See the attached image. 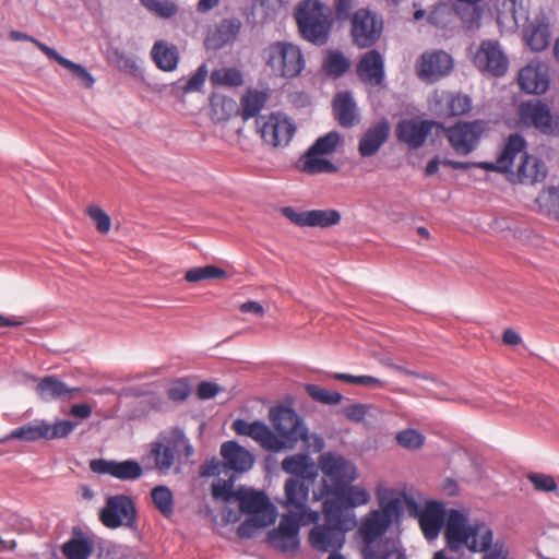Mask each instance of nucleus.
I'll use <instances>...</instances> for the list:
<instances>
[{
    "label": "nucleus",
    "mask_w": 559,
    "mask_h": 559,
    "mask_svg": "<svg viewBox=\"0 0 559 559\" xmlns=\"http://www.w3.org/2000/svg\"><path fill=\"white\" fill-rule=\"evenodd\" d=\"M269 95L266 92L250 90L240 99L241 105V118L249 120L258 117L262 108L264 107Z\"/></svg>",
    "instance_id": "41"
},
{
    "label": "nucleus",
    "mask_w": 559,
    "mask_h": 559,
    "mask_svg": "<svg viewBox=\"0 0 559 559\" xmlns=\"http://www.w3.org/2000/svg\"><path fill=\"white\" fill-rule=\"evenodd\" d=\"M191 393V386L186 378H179L169 383L167 396L175 403L185 402Z\"/></svg>",
    "instance_id": "56"
},
{
    "label": "nucleus",
    "mask_w": 559,
    "mask_h": 559,
    "mask_svg": "<svg viewBox=\"0 0 559 559\" xmlns=\"http://www.w3.org/2000/svg\"><path fill=\"white\" fill-rule=\"evenodd\" d=\"M527 479L533 485L534 489L542 492H555L557 491V484L551 475L544 473H531L527 475Z\"/></svg>",
    "instance_id": "58"
},
{
    "label": "nucleus",
    "mask_w": 559,
    "mask_h": 559,
    "mask_svg": "<svg viewBox=\"0 0 559 559\" xmlns=\"http://www.w3.org/2000/svg\"><path fill=\"white\" fill-rule=\"evenodd\" d=\"M257 126L263 141L274 147L288 145L296 132L293 120L282 112L258 117Z\"/></svg>",
    "instance_id": "14"
},
{
    "label": "nucleus",
    "mask_w": 559,
    "mask_h": 559,
    "mask_svg": "<svg viewBox=\"0 0 559 559\" xmlns=\"http://www.w3.org/2000/svg\"><path fill=\"white\" fill-rule=\"evenodd\" d=\"M388 520L380 515V511H371L362 521L360 532L365 542V546H377L378 540L390 527Z\"/></svg>",
    "instance_id": "32"
},
{
    "label": "nucleus",
    "mask_w": 559,
    "mask_h": 559,
    "mask_svg": "<svg viewBox=\"0 0 559 559\" xmlns=\"http://www.w3.org/2000/svg\"><path fill=\"white\" fill-rule=\"evenodd\" d=\"M441 122L421 119H402L397 122L395 134L400 142L409 148L421 147L433 128L440 129Z\"/></svg>",
    "instance_id": "19"
},
{
    "label": "nucleus",
    "mask_w": 559,
    "mask_h": 559,
    "mask_svg": "<svg viewBox=\"0 0 559 559\" xmlns=\"http://www.w3.org/2000/svg\"><path fill=\"white\" fill-rule=\"evenodd\" d=\"M518 176L522 183L539 182L546 178L547 167L542 159L525 152L518 168Z\"/></svg>",
    "instance_id": "33"
},
{
    "label": "nucleus",
    "mask_w": 559,
    "mask_h": 559,
    "mask_svg": "<svg viewBox=\"0 0 559 559\" xmlns=\"http://www.w3.org/2000/svg\"><path fill=\"white\" fill-rule=\"evenodd\" d=\"M76 424L71 420H59L53 425L41 420L37 424H26L13 429L7 437L0 439V443L8 440L20 439L25 441H37L39 439H59L70 435Z\"/></svg>",
    "instance_id": "12"
},
{
    "label": "nucleus",
    "mask_w": 559,
    "mask_h": 559,
    "mask_svg": "<svg viewBox=\"0 0 559 559\" xmlns=\"http://www.w3.org/2000/svg\"><path fill=\"white\" fill-rule=\"evenodd\" d=\"M99 520L110 530L127 527L138 531V511L133 499L127 495H114L106 499L99 512Z\"/></svg>",
    "instance_id": "8"
},
{
    "label": "nucleus",
    "mask_w": 559,
    "mask_h": 559,
    "mask_svg": "<svg viewBox=\"0 0 559 559\" xmlns=\"http://www.w3.org/2000/svg\"><path fill=\"white\" fill-rule=\"evenodd\" d=\"M454 67L453 58L443 50H427L415 62L417 78L427 84H433L448 76Z\"/></svg>",
    "instance_id": "15"
},
{
    "label": "nucleus",
    "mask_w": 559,
    "mask_h": 559,
    "mask_svg": "<svg viewBox=\"0 0 559 559\" xmlns=\"http://www.w3.org/2000/svg\"><path fill=\"white\" fill-rule=\"evenodd\" d=\"M390 134V123L382 118L361 135L358 143V152L361 157L373 156L386 142Z\"/></svg>",
    "instance_id": "26"
},
{
    "label": "nucleus",
    "mask_w": 559,
    "mask_h": 559,
    "mask_svg": "<svg viewBox=\"0 0 559 559\" xmlns=\"http://www.w3.org/2000/svg\"><path fill=\"white\" fill-rule=\"evenodd\" d=\"M235 480V475H230L227 479H217L214 481L212 484L213 498L227 503L237 502L240 493H238L239 488H234Z\"/></svg>",
    "instance_id": "45"
},
{
    "label": "nucleus",
    "mask_w": 559,
    "mask_h": 559,
    "mask_svg": "<svg viewBox=\"0 0 559 559\" xmlns=\"http://www.w3.org/2000/svg\"><path fill=\"white\" fill-rule=\"evenodd\" d=\"M221 455L227 471L236 473L249 471L254 463V456L234 440L226 441L221 445Z\"/></svg>",
    "instance_id": "25"
},
{
    "label": "nucleus",
    "mask_w": 559,
    "mask_h": 559,
    "mask_svg": "<svg viewBox=\"0 0 559 559\" xmlns=\"http://www.w3.org/2000/svg\"><path fill=\"white\" fill-rule=\"evenodd\" d=\"M389 540H380L377 546H365L364 559H407L406 555L395 551Z\"/></svg>",
    "instance_id": "48"
},
{
    "label": "nucleus",
    "mask_w": 559,
    "mask_h": 559,
    "mask_svg": "<svg viewBox=\"0 0 559 559\" xmlns=\"http://www.w3.org/2000/svg\"><path fill=\"white\" fill-rule=\"evenodd\" d=\"M93 546L85 538H71L62 546V552L68 559H88Z\"/></svg>",
    "instance_id": "49"
},
{
    "label": "nucleus",
    "mask_w": 559,
    "mask_h": 559,
    "mask_svg": "<svg viewBox=\"0 0 559 559\" xmlns=\"http://www.w3.org/2000/svg\"><path fill=\"white\" fill-rule=\"evenodd\" d=\"M430 108L439 117H460L472 109V99L463 93L435 91L429 100Z\"/></svg>",
    "instance_id": "18"
},
{
    "label": "nucleus",
    "mask_w": 559,
    "mask_h": 559,
    "mask_svg": "<svg viewBox=\"0 0 559 559\" xmlns=\"http://www.w3.org/2000/svg\"><path fill=\"white\" fill-rule=\"evenodd\" d=\"M151 56L158 69L174 71L179 61V52L175 45L164 40H157L152 47Z\"/></svg>",
    "instance_id": "35"
},
{
    "label": "nucleus",
    "mask_w": 559,
    "mask_h": 559,
    "mask_svg": "<svg viewBox=\"0 0 559 559\" xmlns=\"http://www.w3.org/2000/svg\"><path fill=\"white\" fill-rule=\"evenodd\" d=\"M324 523L316 525L309 533L311 546L320 551L337 550L345 542V532L356 525L353 515L332 500L323 501Z\"/></svg>",
    "instance_id": "1"
},
{
    "label": "nucleus",
    "mask_w": 559,
    "mask_h": 559,
    "mask_svg": "<svg viewBox=\"0 0 559 559\" xmlns=\"http://www.w3.org/2000/svg\"><path fill=\"white\" fill-rule=\"evenodd\" d=\"M456 14L467 25L468 28L478 27L481 20V10L479 7L456 5Z\"/></svg>",
    "instance_id": "59"
},
{
    "label": "nucleus",
    "mask_w": 559,
    "mask_h": 559,
    "mask_svg": "<svg viewBox=\"0 0 559 559\" xmlns=\"http://www.w3.org/2000/svg\"><path fill=\"white\" fill-rule=\"evenodd\" d=\"M475 64L483 71H487L495 76H502L508 70V58L500 49L497 41H483L477 51Z\"/></svg>",
    "instance_id": "22"
},
{
    "label": "nucleus",
    "mask_w": 559,
    "mask_h": 559,
    "mask_svg": "<svg viewBox=\"0 0 559 559\" xmlns=\"http://www.w3.org/2000/svg\"><path fill=\"white\" fill-rule=\"evenodd\" d=\"M249 431L248 437L257 441L263 449L274 452L283 450L284 443L264 423L252 421Z\"/></svg>",
    "instance_id": "38"
},
{
    "label": "nucleus",
    "mask_w": 559,
    "mask_h": 559,
    "mask_svg": "<svg viewBox=\"0 0 559 559\" xmlns=\"http://www.w3.org/2000/svg\"><path fill=\"white\" fill-rule=\"evenodd\" d=\"M523 38L531 50L543 51L549 46V27L544 22L531 23L524 29Z\"/></svg>",
    "instance_id": "37"
},
{
    "label": "nucleus",
    "mask_w": 559,
    "mask_h": 559,
    "mask_svg": "<svg viewBox=\"0 0 559 559\" xmlns=\"http://www.w3.org/2000/svg\"><path fill=\"white\" fill-rule=\"evenodd\" d=\"M282 469L295 477L308 483H313L318 472L313 461L307 453H297L286 456L282 461Z\"/></svg>",
    "instance_id": "30"
},
{
    "label": "nucleus",
    "mask_w": 559,
    "mask_h": 559,
    "mask_svg": "<svg viewBox=\"0 0 559 559\" xmlns=\"http://www.w3.org/2000/svg\"><path fill=\"white\" fill-rule=\"evenodd\" d=\"M447 546L459 551L464 545L473 552L487 550L492 543V531L485 523L467 524L466 515L459 510H451L444 531Z\"/></svg>",
    "instance_id": "3"
},
{
    "label": "nucleus",
    "mask_w": 559,
    "mask_h": 559,
    "mask_svg": "<svg viewBox=\"0 0 559 559\" xmlns=\"http://www.w3.org/2000/svg\"><path fill=\"white\" fill-rule=\"evenodd\" d=\"M207 76V67L202 63L182 86L185 93L201 91Z\"/></svg>",
    "instance_id": "61"
},
{
    "label": "nucleus",
    "mask_w": 559,
    "mask_h": 559,
    "mask_svg": "<svg viewBox=\"0 0 559 559\" xmlns=\"http://www.w3.org/2000/svg\"><path fill=\"white\" fill-rule=\"evenodd\" d=\"M519 117L524 126L533 127L545 135L559 134V116L539 99L523 102L519 107Z\"/></svg>",
    "instance_id": "11"
},
{
    "label": "nucleus",
    "mask_w": 559,
    "mask_h": 559,
    "mask_svg": "<svg viewBox=\"0 0 559 559\" xmlns=\"http://www.w3.org/2000/svg\"><path fill=\"white\" fill-rule=\"evenodd\" d=\"M319 465L322 472V484L319 488L320 499H328L332 495H342L344 487L354 483L358 476L354 463L333 452L321 454Z\"/></svg>",
    "instance_id": "5"
},
{
    "label": "nucleus",
    "mask_w": 559,
    "mask_h": 559,
    "mask_svg": "<svg viewBox=\"0 0 559 559\" xmlns=\"http://www.w3.org/2000/svg\"><path fill=\"white\" fill-rule=\"evenodd\" d=\"M445 508L443 503L430 501L419 516L420 528L428 540L436 539L444 524Z\"/></svg>",
    "instance_id": "28"
},
{
    "label": "nucleus",
    "mask_w": 559,
    "mask_h": 559,
    "mask_svg": "<svg viewBox=\"0 0 559 559\" xmlns=\"http://www.w3.org/2000/svg\"><path fill=\"white\" fill-rule=\"evenodd\" d=\"M453 15V7L447 2H438L433 5V9L427 16V21L429 24L445 28L451 22V16Z\"/></svg>",
    "instance_id": "53"
},
{
    "label": "nucleus",
    "mask_w": 559,
    "mask_h": 559,
    "mask_svg": "<svg viewBox=\"0 0 559 559\" xmlns=\"http://www.w3.org/2000/svg\"><path fill=\"white\" fill-rule=\"evenodd\" d=\"M305 390L313 401L324 405H336L343 399L341 393L336 391H329L317 384H306Z\"/></svg>",
    "instance_id": "54"
},
{
    "label": "nucleus",
    "mask_w": 559,
    "mask_h": 559,
    "mask_svg": "<svg viewBox=\"0 0 559 559\" xmlns=\"http://www.w3.org/2000/svg\"><path fill=\"white\" fill-rule=\"evenodd\" d=\"M242 22L238 17L223 19L207 32L204 44L206 49L217 51L231 45L239 35Z\"/></svg>",
    "instance_id": "24"
},
{
    "label": "nucleus",
    "mask_w": 559,
    "mask_h": 559,
    "mask_svg": "<svg viewBox=\"0 0 559 559\" xmlns=\"http://www.w3.org/2000/svg\"><path fill=\"white\" fill-rule=\"evenodd\" d=\"M395 439L399 445L409 450L420 448L425 441V437L415 429H405L400 431Z\"/></svg>",
    "instance_id": "57"
},
{
    "label": "nucleus",
    "mask_w": 559,
    "mask_h": 559,
    "mask_svg": "<svg viewBox=\"0 0 559 559\" xmlns=\"http://www.w3.org/2000/svg\"><path fill=\"white\" fill-rule=\"evenodd\" d=\"M87 214L94 221L96 228L100 234L109 233L111 227V219L103 209L97 205H90L87 207Z\"/></svg>",
    "instance_id": "60"
},
{
    "label": "nucleus",
    "mask_w": 559,
    "mask_h": 559,
    "mask_svg": "<svg viewBox=\"0 0 559 559\" xmlns=\"http://www.w3.org/2000/svg\"><path fill=\"white\" fill-rule=\"evenodd\" d=\"M193 447L179 427L160 431L155 441L151 443L150 453L154 459V466L159 474H167L176 464V472L180 465L193 455Z\"/></svg>",
    "instance_id": "2"
},
{
    "label": "nucleus",
    "mask_w": 559,
    "mask_h": 559,
    "mask_svg": "<svg viewBox=\"0 0 559 559\" xmlns=\"http://www.w3.org/2000/svg\"><path fill=\"white\" fill-rule=\"evenodd\" d=\"M333 115L343 128H353L360 121V115L350 92L337 93L332 102Z\"/></svg>",
    "instance_id": "27"
},
{
    "label": "nucleus",
    "mask_w": 559,
    "mask_h": 559,
    "mask_svg": "<svg viewBox=\"0 0 559 559\" xmlns=\"http://www.w3.org/2000/svg\"><path fill=\"white\" fill-rule=\"evenodd\" d=\"M497 23L507 31H515L521 19L527 17V12L518 0H496Z\"/></svg>",
    "instance_id": "31"
},
{
    "label": "nucleus",
    "mask_w": 559,
    "mask_h": 559,
    "mask_svg": "<svg viewBox=\"0 0 559 559\" xmlns=\"http://www.w3.org/2000/svg\"><path fill=\"white\" fill-rule=\"evenodd\" d=\"M319 153H312L311 148L302 157L301 170L310 174H331L337 170L336 166Z\"/></svg>",
    "instance_id": "43"
},
{
    "label": "nucleus",
    "mask_w": 559,
    "mask_h": 559,
    "mask_svg": "<svg viewBox=\"0 0 559 559\" xmlns=\"http://www.w3.org/2000/svg\"><path fill=\"white\" fill-rule=\"evenodd\" d=\"M476 552H485L483 559H507L508 550L503 540L492 542L487 550H477Z\"/></svg>",
    "instance_id": "63"
},
{
    "label": "nucleus",
    "mask_w": 559,
    "mask_h": 559,
    "mask_svg": "<svg viewBox=\"0 0 559 559\" xmlns=\"http://www.w3.org/2000/svg\"><path fill=\"white\" fill-rule=\"evenodd\" d=\"M536 204L538 211L548 216L558 218L559 217V188L548 187L544 189L536 198Z\"/></svg>",
    "instance_id": "44"
},
{
    "label": "nucleus",
    "mask_w": 559,
    "mask_h": 559,
    "mask_svg": "<svg viewBox=\"0 0 559 559\" xmlns=\"http://www.w3.org/2000/svg\"><path fill=\"white\" fill-rule=\"evenodd\" d=\"M341 141L342 136L337 131H330L323 136L317 139L309 148L312 150V153L330 155L336 150Z\"/></svg>",
    "instance_id": "55"
},
{
    "label": "nucleus",
    "mask_w": 559,
    "mask_h": 559,
    "mask_svg": "<svg viewBox=\"0 0 559 559\" xmlns=\"http://www.w3.org/2000/svg\"><path fill=\"white\" fill-rule=\"evenodd\" d=\"M383 31L381 15L369 9L357 10L352 17L353 43L359 48H369L380 38Z\"/></svg>",
    "instance_id": "13"
},
{
    "label": "nucleus",
    "mask_w": 559,
    "mask_h": 559,
    "mask_svg": "<svg viewBox=\"0 0 559 559\" xmlns=\"http://www.w3.org/2000/svg\"><path fill=\"white\" fill-rule=\"evenodd\" d=\"M301 521L294 515L283 514L276 527L267 533L269 545L281 552H295L299 549Z\"/></svg>",
    "instance_id": "16"
},
{
    "label": "nucleus",
    "mask_w": 559,
    "mask_h": 559,
    "mask_svg": "<svg viewBox=\"0 0 559 559\" xmlns=\"http://www.w3.org/2000/svg\"><path fill=\"white\" fill-rule=\"evenodd\" d=\"M140 3L152 14L162 19H170L174 16L178 7L170 0H139Z\"/></svg>",
    "instance_id": "52"
},
{
    "label": "nucleus",
    "mask_w": 559,
    "mask_h": 559,
    "mask_svg": "<svg viewBox=\"0 0 559 559\" xmlns=\"http://www.w3.org/2000/svg\"><path fill=\"white\" fill-rule=\"evenodd\" d=\"M380 515L389 521V524L392 523L393 519H397L403 513L402 503L399 499H391L388 501L381 502Z\"/></svg>",
    "instance_id": "62"
},
{
    "label": "nucleus",
    "mask_w": 559,
    "mask_h": 559,
    "mask_svg": "<svg viewBox=\"0 0 559 559\" xmlns=\"http://www.w3.org/2000/svg\"><path fill=\"white\" fill-rule=\"evenodd\" d=\"M295 477H289L284 484L285 498L282 507L288 511V515L297 516L302 525L317 524L320 513L308 507L309 484Z\"/></svg>",
    "instance_id": "9"
},
{
    "label": "nucleus",
    "mask_w": 559,
    "mask_h": 559,
    "mask_svg": "<svg viewBox=\"0 0 559 559\" xmlns=\"http://www.w3.org/2000/svg\"><path fill=\"white\" fill-rule=\"evenodd\" d=\"M153 503L158 511L165 516L169 518L174 513V498L171 490L164 485L156 486L151 491Z\"/></svg>",
    "instance_id": "47"
},
{
    "label": "nucleus",
    "mask_w": 559,
    "mask_h": 559,
    "mask_svg": "<svg viewBox=\"0 0 559 559\" xmlns=\"http://www.w3.org/2000/svg\"><path fill=\"white\" fill-rule=\"evenodd\" d=\"M282 214L299 227L329 228L338 225L341 213L334 209L298 211L292 206L282 209Z\"/></svg>",
    "instance_id": "17"
},
{
    "label": "nucleus",
    "mask_w": 559,
    "mask_h": 559,
    "mask_svg": "<svg viewBox=\"0 0 559 559\" xmlns=\"http://www.w3.org/2000/svg\"><path fill=\"white\" fill-rule=\"evenodd\" d=\"M356 74L367 86L385 87L384 58L377 49L367 51L356 64Z\"/></svg>",
    "instance_id": "20"
},
{
    "label": "nucleus",
    "mask_w": 559,
    "mask_h": 559,
    "mask_svg": "<svg viewBox=\"0 0 559 559\" xmlns=\"http://www.w3.org/2000/svg\"><path fill=\"white\" fill-rule=\"evenodd\" d=\"M487 128L488 122L481 119L460 121L450 127H445L443 123L440 126L451 147L457 155L462 156L471 154L478 147Z\"/></svg>",
    "instance_id": "7"
},
{
    "label": "nucleus",
    "mask_w": 559,
    "mask_h": 559,
    "mask_svg": "<svg viewBox=\"0 0 559 559\" xmlns=\"http://www.w3.org/2000/svg\"><path fill=\"white\" fill-rule=\"evenodd\" d=\"M324 73L333 79H338L350 69V61L342 51L330 50L323 59Z\"/></svg>",
    "instance_id": "42"
},
{
    "label": "nucleus",
    "mask_w": 559,
    "mask_h": 559,
    "mask_svg": "<svg viewBox=\"0 0 559 559\" xmlns=\"http://www.w3.org/2000/svg\"><path fill=\"white\" fill-rule=\"evenodd\" d=\"M526 141L519 133H512L508 136L506 144L497 157L501 166V173L507 174L510 173L513 168L514 158L520 153H525Z\"/></svg>",
    "instance_id": "36"
},
{
    "label": "nucleus",
    "mask_w": 559,
    "mask_h": 559,
    "mask_svg": "<svg viewBox=\"0 0 559 559\" xmlns=\"http://www.w3.org/2000/svg\"><path fill=\"white\" fill-rule=\"evenodd\" d=\"M239 509L251 516L276 519V509L263 491L239 487Z\"/></svg>",
    "instance_id": "23"
},
{
    "label": "nucleus",
    "mask_w": 559,
    "mask_h": 559,
    "mask_svg": "<svg viewBox=\"0 0 559 559\" xmlns=\"http://www.w3.org/2000/svg\"><path fill=\"white\" fill-rule=\"evenodd\" d=\"M227 468L225 466L224 460L218 461L213 457L211 461L206 462L202 466L201 475L202 476H219L221 474H227Z\"/></svg>",
    "instance_id": "64"
},
{
    "label": "nucleus",
    "mask_w": 559,
    "mask_h": 559,
    "mask_svg": "<svg viewBox=\"0 0 559 559\" xmlns=\"http://www.w3.org/2000/svg\"><path fill=\"white\" fill-rule=\"evenodd\" d=\"M45 51H46V56L50 60L56 61L61 67L69 70L78 80L81 81V83L85 87H87V88L93 87V85L95 83V79L83 66L64 58L53 48H46Z\"/></svg>",
    "instance_id": "39"
},
{
    "label": "nucleus",
    "mask_w": 559,
    "mask_h": 559,
    "mask_svg": "<svg viewBox=\"0 0 559 559\" xmlns=\"http://www.w3.org/2000/svg\"><path fill=\"white\" fill-rule=\"evenodd\" d=\"M266 67L275 76L294 79L306 67V60L299 46L278 40L269 45L263 51Z\"/></svg>",
    "instance_id": "6"
},
{
    "label": "nucleus",
    "mask_w": 559,
    "mask_h": 559,
    "mask_svg": "<svg viewBox=\"0 0 559 559\" xmlns=\"http://www.w3.org/2000/svg\"><path fill=\"white\" fill-rule=\"evenodd\" d=\"M326 500L337 502L344 510V506L356 508L367 504L370 501V495L366 489L350 484L344 487L342 495H332Z\"/></svg>",
    "instance_id": "40"
},
{
    "label": "nucleus",
    "mask_w": 559,
    "mask_h": 559,
    "mask_svg": "<svg viewBox=\"0 0 559 559\" xmlns=\"http://www.w3.org/2000/svg\"><path fill=\"white\" fill-rule=\"evenodd\" d=\"M519 85L528 94H543L549 86V79L543 66L527 64L519 73Z\"/></svg>",
    "instance_id": "29"
},
{
    "label": "nucleus",
    "mask_w": 559,
    "mask_h": 559,
    "mask_svg": "<svg viewBox=\"0 0 559 559\" xmlns=\"http://www.w3.org/2000/svg\"><path fill=\"white\" fill-rule=\"evenodd\" d=\"M93 473L110 475L120 480H135L143 475L142 465L132 459L124 461L94 459L90 462Z\"/></svg>",
    "instance_id": "21"
},
{
    "label": "nucleus",
    "mask_w": 559,
    "mask_h": 559,
    "mask_svg": "<svg viewBox=\"0 0 559 559\" xmlns=\"http://www.w3.org/2000/svg\"><path fill=\"white\" fill-rule=\"evenodd\" d=\"M270 420L277 432L283 449L294 448L299 440L308 439V430L301 417L290 407L275 406L270 411Z\"/></svg>",
    "instance_id": "10"
},
{
    "label": "nucleus",
    "mask_w": 559,
    "mask_h": 559,
    "mask_svg": "<svg viewBox=\"0 0 559 559\" xmlns=\"http://www.w3.org/2000/svg\"><path fill=\"white\" fill-rule=\"evenodd\" d=\"M275 522L272 518H260L249 515L243 522H241L237 528V535L240 538H252L259 532V530L266 527Z\"/></svg>",
    "instance_id": "51"
},
{
    "label": "nucleus",
    "mask_w": 559,
    "mask_h": 559,
    "mask_svg": "<svg viewBox=\"0 0 559 559\" xmlns=\"http://www.w3.org/2000/svg\"><path fill=\"white\" fill-rule=\"evenodd\" d=\"M227 277L226 271L216 265H204L190 269L185 274V280L189 283H197L204 280H216Z\"/></svg>",
    "instance_id": "50"
},
{
    "label": "nucleus",
    "mask_w": 559,
    "mask_h": 559,
    "mask_svg": "<svg viewBox=\"0 0 559 559\" xmlns=\"http://www.w3.org/2000/svg\"><path fill=\"white\" fill-rule=\"evenodd\" d=\"M302 39L322 46L329 40L333 17L332 10L320 0H302L294 13Z\"/></svg>",
    "instance_id": "4"
},
{
    "label": "nucleus",
    "mask_w": 559,
    "mask_h": 559,
    "mask_svg": "<svg viewBox=\"0 0 559 559\" xmlns=\"http://www.w3.org/2000/svg\"><path fill=\"white\" fill-rule=\"evenodd\" d=\"M79 389H70L63 381L53 376H46L38 382L36 392L43 401L70 399Z\"/></svg>",
    "instance_id": "34"
},
{
    "label": "nucleus",
    "mask_w": 559,
    "mask_h": 559,
    "mask_svg": "<svg viewBox=\"0 0 559 559\" xmlns=\"http://www.w3.org/2000/svg\"><path fill=\"white\" fill-rule=\"evenodd\" d=\"M210 81L213 85L237 87L243 83V78L236 68H222L212 71Z\"/></svg>",
    "instance_id": "46"
}]
</instances>
